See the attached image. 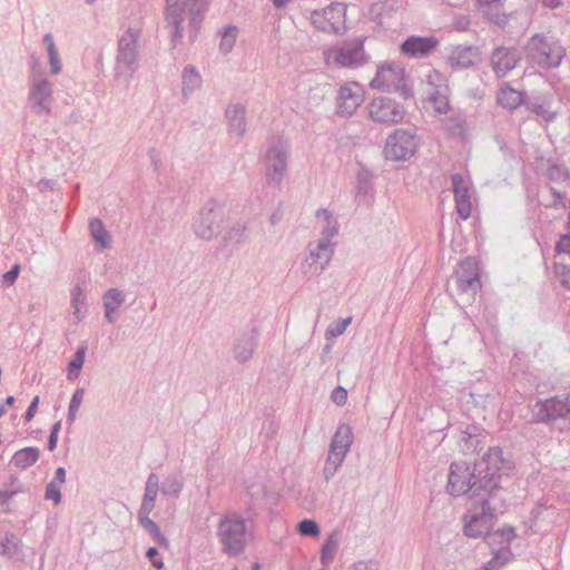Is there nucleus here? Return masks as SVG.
I'll list each match as a JSON object with an SVG mask.
<instances>
[{
	"mask_svg": "<svg viewBox=\"0 0 570 570\" xmlns=\"http://www.w3.org/2000/svg\"><path fill=\"white\" fill-rule=\"evenodd\" d=\"M13 534L7 535L6 540L0 542V554L9 556L16 551L17 544L13 542Z\"/></svg>",
	"mask_w": 570,
	"mask_h": 570,
	"instance_id": "obj_59",
	"label": "nucleus"
},
{
	"mask_svg": "<svg viewBox=\"0 0 570 570\" xmlns=\"http://www.w3.org/2000/svg\"><path fill=\"white\" fill-rule=\"evenodd\" d=\"M325 60L327 63L334 62L345 68H357L363 66L367 56L364 50V40L361 38L344 41L341 45L326 51Z\"/></svg>",
	"mask_w": 570,
	"mask_h": 570,
	"instance_id": "obj_11",
	"label": "nucleus"
},
{
	"mask_svg": "<svg viewBox=\"0 0 570 570\" xmlns=\"http://www.w3.org/2000/svg\"><path fill=\"white\" fill-rule=\"evenodd\" d=\"M451 180L456 213L461 219L465 220L471 216L472 212V183L470 178L461 174L452 175Z\"/></svg>",
	"mask_w": 570,
	"mask_h": 570,
	"instance_id": "obj_18",
	"label": "nucleus"
},
{
	"mask_svg": "<svg viewBox=\"0 0 570 570\" xmlns=\"http://www.w3.org/2000/svg\"><path fill=\"white\" fill-rule=\"evenodd\" d=\"M352 442V429L348 425L342 424L337 428L332 439L330 451L336 452L337 454H344L345 458L351 448Z\"/></svg>",
	"mask_w": 570,
	"mask_h": 570,
	"instance_id": "obj_32",
	"label": "nucleus"
},
{
	"mask_svg": "<svg viewBox=\"0 0 570 570\" xmlns=\"http://www.w3.org/2000/svg\"><path fill=\"white\" fill-rule=\"evenodd\" d=\"M531 413L535 423L550 424L559 419L570 421V394L538 400Z\"/></svg>",
	"mask_w": 570,
	"mask_h": 570,
	"instance_id": "obj_10",
	"label": "nucleus"
},
{
	"mask_svg": "<svg viewBox=\"0 0 570 570\" xmlns=\"http://www.w3.org/2000/svg\"><path fill=\"white\" fill-rule=\"evenodd\" d=\"M334 254V244L320 238L315 247L309 244V254L301 263L302 273L308 277L321 275Z\"/></svg>",
	"mask_w": 570,
	"mask_h": 570,
	"instance_id": "obj_15",
	"label": "nucleus"
},
{
	"mask_svg": "<svg viewBox=\"0 0 570 570\" xmlns=\"http://www.w3.org/2000/svg\"><path fill=\"white\" fill-rule=\"evenodd\" d=\"M446 129L454 136L464 134V121L460 117H451L448 119Z\"/></svg>",
	"mask_w": 570,
	"mask_h": 570,
	"instance_id": "obj_55",
	"label": "nucleus"
},
{
	"mask_svg": "<svg viewBox=\"0 0 570 570\" xmlns=\"http://www.w3.org/2000/svg\"><path fill=\"white\" fill-rule=\"evenodd\" d=\"M19 272H20L19 265L12 266L10 271H8L7 273L3 274L2 284L4 286H11L18 278Z\"/></svg>",
	"mask_w": 570,
	"mask_h": 570,
	"instance_id": "obj_60",
	"label": "nucleus"
},
{
	"mask_svg": "<svg viewBox=\"0 0 570 570\" xmlns=\"http://www.w3.org/2000/svg\"><path fill=\"white\" fill-rule=\"evenodd\" d=\"M89 230L92 239L96 243H99L101 248H109L110 242H109V233L106 229L104 223L99 218H92L89 222Z\"/></svg>",
	"mask_w": 570,
	"mask_h": 570,
	"instance_id": "obj_40",
	"label": "nucleus"
},
{
	"mask_svg": "<svg viewBox=\"0 0 570 570\" xmlns=\"http://www.w3.org/2000/svg\"><path fill=\"white\" fill-rule=\"evenodd\" d=\"M481 504L475 505L464 515L463 533L469 538H481L490 533L495 514L490 507L489 495L480 499Z\"/></svg>",
	"mask_w": 570,
	"mask_h": 570,
	"instance_id": "obj_9",
	"label": "nucleus"
},
{
	"mask_svg": "<svg viewBox=\"0 0 570 570\" xmlns=\"http://www.w3.org/2000/svg\"><path fill=\"white\" fill-rule=\"evenodd\" d=\"M515 538V530L512 527H503L497 531L488 533L484 540L491 550L498 548H504L505 541L507 547L510 548L512 540Z\"/></svg>",
	"mask_w": 570,
	"mask_h": 570,
	"instance_id": "obj_33",
	"label": "nucleus"
},
{
	"mask_svg": "<svg viewBox=\"0 0 570 570\" xmlns=\"http://www.w3.org/2000/svg\"><path fill=\"white\" fill-rule=\"evenodd\" d=\"M225 118L227 120L228 132L236 136L238 139L243 138L246 130V108L242 104H230L225 110Z\"/></svg>",
	"mask_w": 570,
	"mask_h": 570,
	"instance_id": "obj_25",
	"label": "nucleus"
},
{
	"mask_svg": "<svg viewBox=\"0 0 570 570\" xmlns=\"http://www.w3.org/2000/svg\"><path fill=\"white\" fill-rule=\"evenodd\" d=\"M160 493L164 497L177 498L184 488V478L180 472H174L167 475L161 484L159 483Z\"/></svg>",
	"mask_w": 570,
	"mask_h": 570,
	"instance_id": "obj_35",
	"label": "nucleus"
},
{
	"mask_svg": "<svg viewBox=\"0 0 570 570\" xmlns=\"http://www.w3.org/2000/svg\"><path fill=\"white\" fill-rule=\"evenodd\" d=\"M183 95L188 96L202 86V77L194 66H186L181 73Z\"/></svg>",
	"mask_w": 570,
	"mask_h": 570,
	"instance_id": "obj_38",
	"label": "nucleus"
},
{
	"mask_svg": "<svg viewBox=\"0 0 570 570\" xmlns=\"http://www.w3.org/2000/svg\"><path fill=\"white\" fill-rule=\"evenodd\" d=\"M237 28L235 26H227L222 32V40L219 43V49L224 53H228L235 46L237 38Z\"/></svg>",
	"mask_w": 570,
	"mask_h": 570,
	"instance_id": "obj_47",
	"label": "nucleus"
},
{
	"mask_svg": "<svg viewBox=\"0 0 570 570\" xmlns=\"http://www.w3.org/2000/svg\"><path fill=\"white\" fill-rule=\"evenodd\" d=\"M39 404V396H35L24 413V421L29 422L33 419Z\"/></svg>",
	"mask_w": 570,
	"mask_h": 570,
	"instance_id": "obj_62",
	"label": "nucleus"
},
{
	"mask_svg": "<svg viewBox=\"0 0 570 570\" xmlns=\"http://www.w3.org/2000/svg\"><path fill=\"white\" fill-rule=\"evenodd\" d=\"M247 225L244 222H237L226 229L224 242L234 245H242L246 242Z\"/></svg>",
	"mask_w": 570,
	"mask_h": 570,
	"instance_id": "obj_41",
	"label": "nucleus"
},
{
	"mask_svg": "<svg viewBox=\"0 0 570 570\" xmlns=\"http://www.w3.org/2000/svg\"><path fill=\"white\" fill-rule=\"evenodd\" d=\"M338 541L335 534H331L321 548V562L323 566H328L337 551Z\"/></svg>",
	"mask_w": 570,
	"mask_h": 570,
	"instance_id": "obj_44",
	"label": "nucleus"
},
{
	"mask_svg": "<svg viewBox=\"0 0 570 570\" xmlns=\"http://www.w3.org/2000/svg\"><path fill=\"white\" fill-rule=\"evenodd\" d=\"M52 85L42 73H32L30 79L29 101L37 115H50Z\"/></svg>",
	"mask_w": 570,
	"mask_h": 570,
	"instance_id": "obj_17",
	"label": "nucleus"
},
{
	"mask_svg": "<svg viewBox=\"0 0 570 570\" xmlns=\"http://www.w3.org/2000/svg\"><path fill=\"white\" fill-rule=\"evenodd\" d=\"M87 297L80 285H76L71 291V306H86Z\"/></svg>",
	"mask_w": 570,
	"mask_h": 570,
	"instance_id": "obj_56",
	"label": "nucleus"
},
{
	"mask_svg": "<svg viewBox=\"0 0 570 570\" xmlns=\"http://www.w3.org/2000/svg\"><path fill=\"white\" fill-rule=\"evenodd\" d=\"M527 92L513 89L509 83L500 87L497 95L498 104L508 110H514L525 104Z\"/></svg>",
	"mask_w": 570,
	"mask_h": 570,
	"instance_id": "obj_28",
	"label": "nucleus"
},
{
	"mask_svg": "<svg viewBox=\"0 0 570 570\" xmlns=\"http://www.w3.org/2000/svg\"><path fill=\"white\" fill-rule=\"evenodd\" d=\"M446 60L452 69H466L480 61V51L474 46H451L448 49Z\"/></svg>",
	"mask_w": 570,
	"mask_h": 570,
	"instance_id": "obj_22",
	"label": "nucleus"
},
{
	"mask_svg": "<svg viewBox=\"0 0 570 570\" xmlns=\"http://www.w3.org/2000/svg\"><path fill=\"white\" fill-rule=\"evenodd\" d=\"M419 145L420 138L414 129L397 128L387 136L383 153L389 160L403 161L415 155Z\"/></svg>",
	"mask_w": 570,
	"mask_h": 570,
	"instance_id": "obj_8",
	"label": "nucleus"
},
{
	"mask_svg": "<svg viewBox=\"0 0 570 570\" xmlns=\"http://www.w3.org/2000/svg\"><path fill=\"white\" fill-rule=\"evenodd\" d=\"M150 513L138 514L139 524L153 538V540L160 547L168 548L169 542L164 533L160 531L159 525L149 518Z\"/></svg>",
	"mask_w": 570,
	"mask_h": 570,
	"instance_id": "obj_36",
	"label": "nucleus"
},
{
	"mask_svg": "<svg viewBox=\"0 0 570 570\" xmlns=\"http://www.w3.org/2000/svg\"><path fill=\"white\" fill-rule=\"evenodd\" d=\"M554 274L562 286L570 289V266L562 263H554Z\"/></svg>",
	"mask_w": 570,
	"mask_h": 570,
	"instance_id": "obj_51",
	"label": "nucleus"
},
{
	"mask_svg": "<svg viewBox=\"0 0 570 570\" xmlns=\"http://www.w3.org/2000/svg\"><path fill=\"white\" fill-rule=\"evenodd\" d=\"M549 191L552 196V200L546 205V207L551 209H564L567 208V193L558 189L557 187L550 185Z\"/></svg>",
	"mask_w": 570,
	"mask_h": 570,
	"instance_id": "obj_49",
	"label": "nucleus"
},
{
	"mask_svg": "<svg viewBox=\"0 0 570 570\" xmlns=\"http://www.w3.org/2000/svg\"><path fill=\"white\" fill-rule=\"evenodd\" d=\"M245 520L235 512L226 513L218 522L217 538L222 551L228 557L242 554L247 543Z\"/></svg>",
	"mask_w": 570,
	"mask_h": 570,
	"instance_id": "obj_4",
	"label": "nucleus"
},
{
	"mask_svg": "<svg viewBox=\"0 0 570 570\" xmlns=\"http://www.w3.org/2000/svg\"><path fill=\"white\" fill-rule=\"evenodd\" d=\"M39 455L40 451L38 448L27 446L13 454L11 463L19 470H26L39 460Z\"/></svg>",
	"mask_w": 570,
	"mask_h": 570,
	"instance_id": "obj_34",
	"label": "nucleus"
},
{
	"mask_svg": "<svg viewBox=\"0 0 570 570\" xmlns=\"http://www.w3.org/2000/svg\"><path fill=\"white\" fill-rule=\"evenodd\" d=\"M351 321H352V318L347 317V318L341 320L334 326H330L325 333L326 337L328 338V337L341 336L345 332V330L348 326V324L351 323Z\"/></svg>",
	"mask_w": 570,
	"mask_h": 570,
	"instance_id": "obj_54",
	"label": "nucleus"
},
{
	"mask_svg": "<svg viewBox=\"0 0 570 570\" xmlns=\"http://www.w3.org/2000/svg\"><path fill=\"white\" fill-rule=\"evenodd\" d=\"M438 45L439 39L434 36H411L401 43L400 51L407 58H425L435 50Z\"/></svg>",
	"mask_w": 570,
	"mask_h": 570,
	"instance_id": "obj_21",
	"label": "nucleus"
},
{
	"mask_svg": "<svg viewBox=\"0 0 570 570\" xmlns=\"http://www.w3.org/2000/svg\"><path fill=\"white\" fill-rule=\"evenodd\" d=\"M510 468L511 462L502 458V450L490 448L473 465L465 461L452 462L446 491L453 497L470 494L484 498L483 493L490 495L499 487L501 472Z\"/></svg>",
	"mask_w": 570,
	"mask_h": 570,
	"instance_id": "obj_1",
	"label": "nucleus"
},
{
	"mask_svg": "<svg viewBox=\"0 0 570 570\" xmlns=\"http://www.w3.org/2000/svg\"><path fill=\"white\" fill-rule=\"evenodd\" d=\"M346 6L342 2H333L322 10L311 13L312 24L328 33H342L346 30Z\"/></svg>",
	"mask_w": 570,
	"mask_h": 570,
	"instance_id": "obj_13",
	"label": "nucleus"
},
{
	"mask_svg": "<svg viewBox=\"0 0 570 570\" xmlns=\"http://www.w3.org/2000/svg\"><path fill=\"white\" fill-rule=\"evenodd\" d=\"M297 531L304 537H316L320 533V527L314 520L304 519L297 524Z\"/></svg>",
	"mask_w": 570,
	"mask_h": 570,
	"instance_id": "obj_50",
	"label": "nucleus"
},
{
	"mask_svg": "<svg viewBox=\"0 0 570 570\" xmlns=\"http://www.w3.org/2000/svg\"><path fill=\"white\" fill-rule=\"evenodd\" d=\"M368 117L372 121L382 125L399 124L404 119L405 108L389 97H376L367 106Z\"/></svg>",
	"mask_w": 570,
	"mask_h": 570,
	"instance_id": "obj_14",
	"label": "nucleus"
},
{
	"mask_svg": "<svg viewBox=\"0 0 570 570\" xmlns=\"http://www.w3.org/2000/svg\"><path fill=\"white\" fill-rule=\"evenodd\" d=\"M546 169L543 176L550 185H563L570 187V169L554 159L549 158L544 161Z\"/></svg>",
	"mask_w": 570,
	"mask_h": 570,
	"instance_id": "obj_30",
	"label": "nucleus"
},
{
	"mask_svg": "<svg viewBox=\"0 0 570 570\" xmlns=\"http://www.w3.org/2000/svg\"><path fill=\"white\" fill-rule=\"evenodd\" d=\"M316 218L322 219L325 225L322 227V237L326 238L327 242H332V238L335 237L338 234L340 230V224L336 218H334L332 212L328 209H318L316 212Z\"/></svg>",
	"mask_w": 570,
	"mask_h": 570,
	"instance_id": "obj_37",
	"label": "nucleus"
},
{
	"mask_svg": "<svg viewBox=\"0 0 570 570\" xmlns=\"http://www.w3.org/2000/svg\"><path fill=\"white\" fill-rule=\"evenodd\" d=\"M556 250L558 253L570 255V234H563L556 244Z\"/></svg>",
	"mask_w": 570,
	"mask_h": 570,
	"instance_id": "obj_61",
	"label": "nucleus"
},
{
	"mask_svg": "<svg viewBox=\"0 0 570 570\" xmlns=\"http://www.w3.org/2000/svg\"><path fill=\"white\" fill-rule=\"evenodd\" d=\"M86 346H80L77 352L73 354L71 361L68 364V379L70 381H75L79 377L80 371L83 366L86 358Z\"/></svg>",
	"mask_w": 570,
	"mask_h": 570,
	"instance_id": "obj_43",
	"label": "nucleus"
},
{
	"mask_svg": "<svg viewBox=\"0 0 570 570\" xmlns=\"http://www.w3.org/2000/svg\"><path fill=\"white\" fill-rule=\"evenodd\" d=\"M493 553V559L500 567L505 566L512 559V551L507 546L504 548H498L497 550H491Z\"/></svg>",
	"mask_w": 570,
	"mask_h": 570,
	"instance_id": "obj_53",
	"label": "nucleus"
},
{
	"mask_svg": "<svg viewBox=\"0 0 570 570\" xmlns=\"http://www.w3.org/2000/svg\"><path fill=\"white\" fill-rule=\"evenodd\" d=\"M453 278L458 289L463 294L470 295L472 298L482 287L480 266L473 257H466L458 265Z\"/></svg>",
	"mask_w": 570,
	"mask_h": 570,
	"instance_id": "obj_16",
	"label": "nucleus"
},
{
	"mask_svg": "<svg viewBox=\"0 0 570 570\" xmlns=\"http://www.w3.org/2000/svg\"><path fill=\"white\" fill-rule=\"evenodd\" d=\"M347 570H379V568L372 562L358 561L352 564Z\"/></svg>",
	"mask_w": 570,
	"mask_h": 570,
	"instance_id": "obj_63",
	"label": "nucleus"
},
{
	"mask_svg": "<svg viewBox=\"0 0 570 570\" xmlns=\"http://www.w3.org/2000/svg\"><path fill=\"white\" fill-rule=\"evenodd\" d=\"M208 4V0H166L165 21L173 47L184 38L185 22L189 39H196Z\"/></svg>",
	"mask_w": 570,
	"mask_h": 570,
	"instance_id": "obj_2",
	"label": "nucleus"
},
{
	"mask_svg": "<svg viewBox=\"0 0 570 570\" xmlns=\"http://www.w3.org/2000/svg\"><path fill=\"white\" fill-rule=\"evenodd\" d=\"M364 100V89L357 82L342 86L337 95V110L341 116H352Z\"/></svg>",
	"mask_w": 570,
	"mask_h": 570,
	"instance_id": "obj_20",
	"label": "nucleus"
},
{
	"mask_svg": "<svg viewBox=\"0 0 570 570\" xmlns=\"http://www.w3.org/2000/svg\"><path fill=\"white\" fill-rule=\"evenodd\" d=\"M483 439L476 425H468L464 431H461L458 444L463 453L470 454L482 449Z\"/></svg>",
	"mask_w": 570,
	"mask_h": 570,
	"instance_id": "obj_31",
	"label": "nucleus"
},
{
	"mask_svg": "<svg viewBox=\"0 0 570 570\" xmlns=\"http://www.w3.org/2000/svg\"><path fill=\"white\" fill-rule=\"evenodd\" d=\"M258 332L253 327L249 332L240 334L234 344L233 355L238 363H246L253 356L257 345Z\"/></svg>",
	"mask_w": 570,
	"mask_h": 570,
	"instance_id": "obj_26",
	"label": "nucleus"
},
{
	"mask_svg": "<svg viewBox=\"0 0 570 570\" xmlns=\"http://www.w3.org/2000/svg\"><path fill=\"white\" fill-rule=\"evenodd\" d=\"M24 489L19 485L11 490L0 491V513H9L11 511V501L18 493H23Z\"/></svg>",
	"mask_w": 570,
	"mask_h": 570,
	"instance_id": "obj_48",
	"label": "nucleus"
},
{
	"mask_svg": "<svg viewBox=\"0 0 570 570\" xmlns=\"http://www.w3.org/2000/svg\"><path fill=\"white\" fill-rule=\"evenodd\" d=\"M83 395H85V390L82 387H79L73 392V394L71 396L69 407H68V415H67V420H66V423L68 424L69 428L73 424V422L76 420L77 412H78L79 406L81 405V402L83 400Z\"/></svg>",
	"mask_w": 570,
	"mask_h": 570,
	"instance_id": "obj_46",
	"label": "nucleus"
},
{
	"mask_svg": "<svg viewBox=\"0 0 570 570\" xmlns=\"http://www.w3.org/2000/svg\"><path fill=\"white\" fill-rule=\"evenodd\" d=\"M125 294L119 288H109L104 293L102 305L105 309L118 311L125 303Z\"/></svg>",
	"mask_w": 570,
	"mask_h": 570,
	"instance_id": "obj_42",
	"label": "nucleus"
},
{
	"mask_svg": "<svg viewBox=\"0 0 570 570\" xmlns=\"http://www.w3.org/2000/svg\"><path fill=\"white\" fill-rule=\"evenodd\" d=\"M522 55L514 47H495L490 55V66L498 78L505 77L521 61Z\"/></svg>",
	"mask_w": 570,
	"mask_h": 570,
	"instance_id": "obj_19",
	"label": "nucleus"
},
{
	"mask_svg": "<svg viewBox=\"0 0 570 570\" xmlns=\"http://www.w3.org/2000/svg\"><path fill=\"white\" fill-rule=\"evenodd\" d=\"M331 400L338 406H342L347 401V391L343 386H337L331 394Z\"/></svg>",
	"mask_w": 570,
	"mask_h": 570,
	"instance_id": "obj_57",
	"label": "nucleus"
},
{
	"mask_svg": "<svg viewBox=\"0 0 570 570\" xmlns=\"http://www.w3.org/2000/svg\"><path fill=\"white\" fill-rule=\"evenodd\" d=\"M288 144L279 138L273 137L268 141L266 160V179L268 183L279 184L287 170Z\"/></svg>",
	"mask_w": 570,
	"mask_h": 570,
	"instance_id": "obj_12",
	"label": "nucleus"
},
{
	"mask_svg": "<svg viewBox=\"0 0 570 570\" xmlns=\"http://www.w3.org/2000/svg\"><path fill=\"white\" fill-rule=\"evenodd\" d=\"M61 487L62 484L50 481L46 487L45 499L52 501L56 505L60 504L62 499Z\"/></svg>",
	"mask_w": 570,
	"mask_h": 570,
	"instance_id": "obj_52",
	"label": "nucleus"
},
{
	"mask_svg": "<svg viewBox=\"0 0 570 570\" xmlns=\"http://www.w3.org/2000/svg\"><path fill=\"white\" fill-rule=\"evenodd\" d=\"M141 28L138 24L129 26L118 40L115 60V79L122 81L127 87L139 68V40Z\"/></svg>",
	"mask_w": 570,
	"mask_h": 570,
	"instance_id": "obj_3",
	"label": "nucleus"
},
{
	"mask_svg": "<svg viewBox=\"0 0 570 570\" xmlns=\"http://www.w3.org/2000/svg\"><path fill=\"white\" fill-rule=\"evenodd\" d=\"M43 45L46 46L50 71L52 75H59L62 70L61 59L56 47L53 36L49 32L43 36L42 39Z\"/></svg>",
	"mask_w": 570,
	"mask_h": 570,
	"instance_id": "obj_39",
	"label": "nucleus"
},
{
	"mask_svg": "<svg viewBox=\"0 0 570 570\" xmlns=\"http://www.w3.org/2000/svg\"><path fill=\"white\" fill-rule=\"evenodd\" d=\"M370 86L383 92H397L404 99L412 97V88L405 82V70L396 62H390L380 67Z\"/></svg>",
	"mask_w": 570,
	"mask_h": 570,
	"instance_id": "obj_7",
	"label": "nucleus"
},
{
	"mask_svg": "<svg viewBox=\"0 0 570 570\" xmlns=\"http://www.w3.org/2000/svg\"><path fill=\"white\" fill-rule=\"evenodd\" d=\"M344 454H337L336 452L328 451V455L324 465V478L330 480L337 472L338 468L344 461Z\"/></svg>",
	"mask_w": 570,
	"mask_h": 570,
	"instance_id": "obj_45",
	"label": "nucleus"
},
{
	"mask_svg": "<svg viewBox=\"0 0 570 570\" xmlns=\"http://www.w3.org/2000/svg\"><path fill=\"white\" fill-rule=\"evenodd\" d=\"M227 217V208L215 199L208 200L193 218L191 229L198 238L213 239Z\"/></svg>",
	"mask_w": 570,
	"mask_h": 570,
	"instance_id": "obj_5",
	"label": "nucleus"
},
{
	"mask_svg": "<svg viewBox=\"0 0 570 570\" xmlns=\"http://www.w3.org/2000/svg\"><path fill=\"white\" fill-rule=\"evenodd\" d=\"M428 100L439 114H446L450 110L449 87L445 83L434 85L433 79H439V73L429 77Z\"/></svg>",
	"mask_w": 570,
	"mask_h": 570,
	"instance_id": "obj_24",
	"label": "nucleus"
},
{
	"mask_svg": "<svg viewBox=\"0 0 570 570\" xmlns=\"http://www.w3.org/2000/svg\"><path fill=\"white\" fill-rule=\"evenodd\" d=\"M552 96L550 94L535 91L527 96L525 108L546 122H552L557 112L552 110Z\"/></svg>",
	"mask_w": 570,
	"mask_h": 570,
	"instance_id": "obj_23",
	"label": "nucleus"
},
{
	"mask_svg": "<svg viewBox=\"0 0 570 570\" xmlns=\"http://www.w3.org/2000/svg\"><path fill=\"white\" fill-rule=\"evenodd\" d=\"M525 53L534 63L550 69L560 66L564 57V49L559 41L535 33L528 40Z\"/></svg>",
	"mask_w": 570,
	"mask_h": 570,
	"instance_id": "obj_6",
	"label": "nucleus"
},
{
	"mask_svg": "<svg viewBox=\"0 0 570 570\" xmlns=\"http://www.w3.org/2000/svg\"><path fill=\"white\" fill-rule=\"evenodd\" d=\"M160 492L159 476L151 472L146 480L142 500L138 510V514L151 513L156 505V499Z\"/></svg>",
	"mask_w": 570,
	"mask_h": 570,
	"instance_id": "obj_29",
	"label": "nucleus"
},
{
	"mask_svg": "<svg viewBox=\"0 0 570 570\" xmlns=\"http://www.w3.org/2000/svg\"><path fill=\"white\" fill-rule=\"evenodd\" d=\"M479 10L494 24L504 27L509 22L503 7L505 0H476Z\"/></svg>",
	"mask_w": 570,
	"mask_h": 570,
	"instance_id": "obj_27",
	"label": "nucleus"
},
{
	"mask_svg": "<svg viewBox=\"0 0 570 570\" xmlns=\"http://www.w3.org/2000/svg\"><path fill=\"white\" fill-rule=\"evenodd\" d=\"M66 481V469L63 466H59L51 482H56L57 484H63Z\"/></svg>",
	"mask_w": 570,
	"mask_h": 570,
	"instance_id": "obj_64",
	"label": "nucleus"
},
{
	"mask_svg": "<svg viewBox=\"0 0 570 570\" xmlns=\"http://www.w3.org/2000/svg\"><path fill=\"white\" fill-rule=\"evenodd\" d=\"M146 557L155 568L161 569L164 567L163 559L157 548L150 547L146 552Z\"/></svg>",
	"mask_w": 570,
	"mask_h": 570,
	"instance_id": "obj_58",
	"label": "nucleus"
}]
</instances>
